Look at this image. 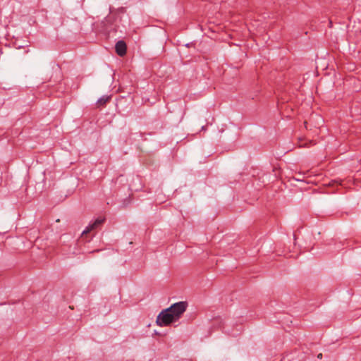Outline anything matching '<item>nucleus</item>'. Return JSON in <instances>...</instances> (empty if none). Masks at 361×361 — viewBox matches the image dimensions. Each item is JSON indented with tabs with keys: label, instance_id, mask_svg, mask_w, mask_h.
<instances>
[{
	"label": "nucleus",
	"instance_id": "f257e3e1",
	"mask_svg": "<svg viewBox=\"0 0 361 361\" xmlns=\"http://www.w3.org/2000/svg\"><path fill=\"white\" fill-rule=\"evenodd\" d=\"M169 308L162 310L157 316L156 323L159 326H167L178 320L170 312Z\"/></svg>",
	"mask_w": 361,
	"mask_h": 361
},
{
	"label": "nucleus",
	"instance_id": "f03ea898",
	"mask_svg": "<svg viewBox=\"0 0 361 361\" xmlns=\"http://www.w3.org/2000/svg\"><path fill=\"white\" fill-rule=\"evenodd\" d=\"M188 307L187 302L180 301L171 305L169 308L177 320L180 319L181 315L185 312Z\"/></svg>",
	"mask_w": 361,
	"mask_h": 361
},
{
	"label": "nucleus",
	"instance_id": "7ed1b4c3",
	"mask_svg": "<svg viewBox=\"0 0 361 361\" xmlns=\"http://www.w3.org/2000/svg\"><path fill=\"white\" fill-rule=\"evenodd\" d=\"M105 219L102 217L97 218L93 223L90 224L82 233V234H85L95 229L99 226H100L104 221Z\"/></svg>",
	"mask_w": 361,
	"mask_h": 361
},
{
	"label": "nucleus",
	"instance_id": "20e7f679",
	"mask_svg": "<svg viewBox=\"0 0 361 361\" xmlns=\"http://www.w3.org/2000/svg\"><path fill=\"white\" fill-rule=\"evenodd\" d=\"M116 51L118 55L122 56L126 53V44L123 40L116 42L115 46Z\"/></svg>",
	"mask_w": 361,
	"mask_h": 361
},
{
	"label": "nucleus",
	"instance_id": "39448f33",
	"mask_svg": "<svg viewBox=\"0 0 361 361\" xmlns=\"http://www.w3.org/2000/svg\"><path fill=\"white\" fill-rule=\"evenodd\" d=\"M111 97L110 96H107V95H104L102 97H101L97 102V105L98 106H103L104 105L106 102H109V100L110 99Z\"/></svg>",
	"mask_w": 361,
	"mask_h": 361
},
{
	"label": "nucleus",
	"instance_id": "423d86ee",
	"mask_svg": "<svg viewBox=\"0 0 361 361\" xmlns=\"http://www.w3.org/2000/svg\"><path fill=\"white\" fill-rule=\"evenodd\" d=\"M102 23L104 24V29L106 31H109L110 30V28L106 25V23H111V18H110V17L106 18Z\"/></svg>",
	"mask_w": 361,
	"mask_h": 361
},
{
	"label": "nucleus",
	"instance_id": "0eeeda50",
	"mask_svg": "<svg viewBox=\"0 0 361 361\" xmlns=\"http://www.w3.org/2000/svg\"><path fill=\"white\" fill-rule=\"evenodd\" d=\"M317 357L321 359L322 357V353H319L318 355H317Z\"/></svg>",
	"mask_w": 361,
	"mask_h": 361
},
{
	"label": "nucleus",
	"instance_id": "6e6552de",
	"mask_svg": "<svg viewBox=\"0 0 361 361\" xmlns=\"http://www.w3.org/2000/svg\"><path fill=\"white\" fill-rule=\"evenodd\" d=\"M300 147H305V145H303V144H300Z\"/></svg>",
	"mask_w": 361,
	"mask_h": 361
}]
</instances>
